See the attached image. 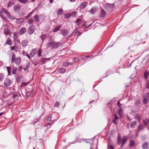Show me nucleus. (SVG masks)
I'll use <instances>...</instances> for the list:
<instances>
[{
    "mask_svg": "<svg viewBox=\"0 0 149 149\" xmlns=\"http://www.w3.org/2000/svg\"><path fill=\"white\" fill-rule=\"evenodd\" d=\"M14 10L16 12H17L20 9V6L19 5H17L14 6Z\"/></svg>",
    "mask_w": 149,
    "mask_h": 149,
    "instance_id": "obj_14",
    "label": "nucleus"
},
{
    "mask_svg": "<svg viewBox=\"0 0 149 149\" xmlns=\"http://www.w3.org/2000/svg\"><path fill=\"white\" fill-rule=\"evenodd\" d=\"M17 69L15 67H13L12 69V73L13 74H15L16 73Z\"/></svg>",
    "mask_w": 149,
    "mask_h": 149,
    "instance_id": "obj_39",
    "label": "nucleus"
},
{
    "mask_svg": "<svg viewBox=\"0 0 149 149\" xmlns=\"http://www.w3.org/2000/svg\"><path fill=\"white\" fill-rule=\"evenodd\" d=\"M33 13V11H32L26 17V18L27 19L31 15H32Z\"/></svg>",
    "mask_w": 149,
    "mask_h": 149,
    "instance_id": "obj_49",
    "label": "nucleus"
},
{
    "mask_svg": "<svg viewBox=\"0 0 149 149\" xmlns=\"http://www.w3.org/2000/svg\"><path fill=\"white\" fill-rule=\"evenodd\" d=\"M35 30V26L34 25H31L28 27L27 32L29 34L31 35L34 32Z\"/></svg>",
    "mask_w": 149,
    "mask_h": 149,
    "instance_id": "obj_3",
    "label": "nucleus"
},
{
    "mask_svg": "<svg viewBox=\"0 0 149 149\" xmlns=\"http://www.w3.org/2000/svg\"><path fill=\"white\" fill-rule=\"evenodd\" d=\"M54 42V40H53L52 38H50L49 40L47 43V46H48V47H50L52 45Z\"/></svg>",
    "mask_w": 149,
    "mask_h": 149,
    "instance_id": "obj_9",
    "label": "nucleus"
},
{
    "mask_svg": "<svg viewBox=\"0 0 149 149\" xmlns=\"http://www.w3.org/2000/svg\"><path fill=\"white\" fill-rule=\"evenodd\" d=\"M68 63H69V65H71L72 64V63L68 62Z\"/></svg>",
    "mask_w": 149,
    "mask_h": 149,
    "instance_id": "obj_64",
    "label": "nucleus"
},
{
    "mask_svg": "<svg viewBox=\"0 0 149 149\" xmlns=\"http://www.w3.org/2000/svg\"><path fill=\"white\" fill-rule=\"evenodd\" d=\"M14 4V3L13 2L9 1L8 4V7H10Z\"/></svg>",
    "mask_w": 149,
    "mask_h": 149,
    "instance_id": "obj_45",
    "label": "nucleus"
},
{
    "mask_svg": "<svg viewBox=\"0 0 149 149\" xmlns=\"http://www.w3.org/2000/svg\"><path fill=\"white\" fill-rule=\"evenodd\" d=\"M4 77V75L3 73H0V81H2Z\"/></svg>",
    "mask_w": 149,
    "mask_h": 149,
    "instance_id": "obj_31",
    "label": "nucleus"
},
{
    "mask_svg": "<svg viewBox=\"0 0 149 149\" xmlns=\"http://www.w3.org/2000/svg\"><path fill=\"white\" fill-rule=\"evenodd\" d=\"M47 58H42L41 59V60H42V61L44 63H45V60H47Z\"/></svg>",
    "mask_w": 149,
    "mask_h": 149,
    "instance_id": "obj_58",
    "label": "nucleus"
},
{
    "mask_svg": "<svg viewBox=\"0 0 149 149\" xmlns=\"http://www.w3.org/2000/svg\"><path fill=\"white\" fill-rule=\"evenodd\" d=\"M149 75V72L147 71H146L144 72V78L145 80H146Z\"/></svg>",
    "mask_w": 149,
    "mask_h": 149,
    "instance_id": "obj_20",
    "label": "nucleus"
},
{
    "mask_svg": "<svg viewBox=\"0 0 149 149\" xmlns=\"http://www.w3.org/2000/svg\"><path fill=\"white\" fill-rule=\"evenodd\" d=\"M144 124L146 125H148L149 123V119L146 118L143 121Z\"/></svg>",
    "mask_w": 149,
    "mask_h": 149,
    "instance_id": "obj_23",
    "label": "nucleus"
},
{
    "mask_svg": "<svg viewBox=\"0 0 149 149\" xmlns=\"http://www.w3.org/2000/svg\"><path fill=\"white\" fill-rule=\"evenodd\" d=\"M33 90H32L30 92H28L26 93V95L28 97H30L31 96V95L33 93Z\"/></svg>",
    "mask_w": 149,
    "mask_h": 149,
    "instance_id": "obj_44",
    "label": "nucleus"
},
{
    "mask_svg": "<svg viewBox=\"0 0 149 149\" xmlns=\"http://www.w3.org/2000/svg\"><path fill=\"white\" fill-rule=\"evenodd\" d=\"M25 55L26 56H27V57L29 59L30 58V57L28 54H26Z\"/></svg>",
    "mask_w": 149,
    "mask_h": 149,
    "instance_id": "obj_59",
    "label": "nucleus"
},
{
    "mask_svg": "<svg viewBox=\"0 0 149 149\" xmlns=\"http://www.w3.org/2000/svg\"><path fill=\"white\" fill-rule=\"evenodd\" d=\"M107 149H114L113 147L112 146H108Z\"/></svg>",
    "mask_w": 149,
    "mask_h": 149,
    "instance_id": "obj_55",
    "label": "nucleus"
},
{
    "mask_svg": "<svg viewBox=\"0 0 149 149\" xmlns=\"http://www.w3.org/2000/svg\"><path fill=\"white\" fill-rule=\"evenodd\" d=\"M77 24L78 26H79L82 24V22L80 19H77L76 21Z\"/></svg>",
    "mask_w": 149,
    "mask_h": 149,
    "instance_id": "obj_30",
    "label": "nucleus"
},
{
    "mask_svg": "<svg viewBox=\"0 0 149 149\" xmlns=\"http://www.w3.org/2000/svg\"><path fill=\"white\" fill-rule=\"evenodd\" d=\"M110 5H111V6H109V7L110 8H113L114 6L113 5V4H110Z\"/></svg>",
    "mask_w": 149,
    "mask_h": 149,
    "instance_id": "obj_60",
    "label": "nucleus"
},
{
    "mask_svg": "<svg viewBox=\"0 0 149 149\" xmlns=\"http://www.w3.org/2000/svg\"><path fill=\"white\" fill-rule=\"evenodd\" d=\"M52 118V115H50L48 117L47 119V121L48 122H49L51 120V119Z\"/></svg>",
    "mask_w": 149,
    "mask_h": 149,
    "instance_id": "obj_50",
    "label": "nucleus"
},
{
    "mask_svg": "<svg viewBox=\"0 0 149 149\" xmlns=\"http://www.w3.org/2000/svg\"><path fill=\"white\" fill-rule=\"evenodd\" d=\"M18 96V95L17 94H14L13 95V98H15L16 97H17V96Z\"/></svg>",
    "mask_w": 149,
    "mask_h": 149,
    "instance_id": "obj_56",
    "label": "nucleus"
},
{
    "mask_svg": "<svg viewBox=\"0 0 149 149\" xmlns=\"http://www.w3.org/2000/svg\"><path fill=\"white\" fill-rule=\"evenodd\" d=\"M135 118L136 119L138 120L139 122L140 121L141 118L140 116L138 114H136L135 116Z\"/></svg>",
    "mask_w": 149,
    "mask_h": 149,
    "instance_id": "obj_38",
    "label": "nucleus"
},
{
    "mask_svg": "<svg viewBox=\"0 0 149 149\" xmlns=\"http://www.w3.org/2000/svg\"><path fill=\"white\" fill-rule=\"evenodd\" d=\"M61 42H57L54 44L52 47V48L53 49L57 48L61 46L62 45Z\"/></svg>",
    "mask_w": 149,
    "mask_h": 149,
    "instance_id": "obj_12",
    "label": "nucleus"
},
{
    "mask_svg": "<svg viewBox=\"0 0 149 149\" xmlns=\"http://www.w3.org/2000/svg\"><path fill=\"white\" fill-rule=\"evenodd\" d=\"M122 104H121L120 103V101H119L117 103V106L118 107L120 108V109H119L118 110V112L119 113L120 111H121L122 110L121 109V106H122Z\"/></svg>",
    "mask_w": 149,
    "mask_h": 149,
    "instance_id": "obj_34",
    "label": "nucleus"
},
{
    "mask_svg": "<svg viewBox=\"0 0 149 149\" xmlns=\"http://www.w3.org/2000/svg\"><path fill=\"white\" fill-rule=\"evenodd\" d=\"M6 44L8 45H12V41L9 38H8L5 44L4 45H6Z\"/></svg>",
    "mask_w": 149,
    "mask_h": 149,
    "instance_id": "obj_19",
    "label": "nucleus"
},
{
    "mask_svg": "<svg viewBox=\"0 0 149 149\" xmlns=\"http://www.w3.org/2000/svg\"><path fill=\"white\" fill-rule=\"evenodd\" d=\"M27 83H26L23 82L22 83L21 86L22 87L26 86L27 85Z\"/></svg>",
    "mask_w": 149,
    "mask_h": 149,
    "instance_id": "obj_54",
    "label": "nucleus"
},
{
    "mask_svg": "<svg viewBox=\"0 0 149 149\" xmlns=\"http://www.w3.org/2000/svg\"><path fill=\"white\" fill-rule=\"evenodd\" d=\"M11 50H14L16 52H17L19 51V48L17 47L15 45L13 47H10Z\"/></svg>",
    "mask_w": 149,
    "mask_h": 149,
    "instance_id": "obj_17",
    "label": "nucleus"
},
{
    "mask_svg": "<svg viewBox=\"0 0 149 149\" xmlns=\"http://www.w3.org/2000/svg\"><path fill=\"white\" fill-rule=\"evenodd\" d=\"M114 118L113 120V122L116 125L117 123L116 122L117 120L119 118L116 115L114 114Z\"/></svg>",
    "mask_w": 149,
    "mask_h": 149,
    "instance_id": "obj_24",
    "label": "nucleus"
},
{
    "mask_svg": "<svg viewBox=\"0 0 149 149\" xmlns=\"http://www.w3.org/2000/svg\"><path fill=\"white\" fill-rule=\"evenodd\" d=\"M63 65L66 66L69 65V63L68 62H65L63 63Z\"/></svg>",
    "mask_w": 149,
    "mask_h": 149,
    "instance_id": "obj_52",
    "label": "nucleus"
},
{
    "mask_svg": "<svg viewBox=\"0 0 149 149\" xmlns=\"http://www.w3.org/2000/svg\"><path fill=\"white\" fill-rule=\"evenodd\" d=\"M61 27V26H58L56 27L54 30V32H56L60 30Z\"/></svg>",
    "mask_w": 149,
    "mask_h": 149,
    "instance_id": "obj_36",
    "label": "nucleus"
},
{
    "mask_svg": "<svg viewBox=\"0 0 149 149\" xmlns=\"http://www.w3.org/2000/svg\"><path fill=\"white\" fill-rule=\"evenodd\" d=\"M26 29L25 27H22L21 28L19 31V34L20 35H22L26 32Z\"/></svg>",
    "mask_w": 149,
    "mask_h": 149,
    "instance_id": "obj_10",
    "label": "nucleus"
},
{
    "mask_svg": "<svg viewBox=\"0 0 149 149\" xmlns=\"http://www.w3.org/2000/svg\"><path fill=\"white\" fill-rule=\"evenodd\" d=\"M74 61L75 62H77L79 61V59L77 58H74Z\"/></svg>",
    "mask_w": 149,
    "mask_h": 149,
    "instance_id": "obj_57",
    "label": "nucleus"
},
{
    "mask_svg": "<svg viewBox=\"0 0 149 149\" xmlns=\"http://www.w3.org/2000/svg\"><path fill=\"white\" fill-rule=\"evenodd\" d=\"M61 33L64 36H66L68 34V31L65 29L61 30Z\"/></svg>",
    "mask_w": 149,
    "mask_h": 149,
    "instance_id": "obj_16",
    "label": "nucleus"
},
{
    "mask_svg": "<svg viewBox=\"0 0 149 149\" xmlns=\"http://www.w3.org/2000/svg\"><path fill=\"white\" fill-rule=\"evenodd\" d=\"M127 119H128V120H129L130 121L131 120V119H130L129 117H127Z\"/></svg>",
    "mask_w": 149,
    "mask_h": 149,
    "instance_id": "obj_61",
    "label": "nucleus"
},
{
    "mask_svg": "<svg viewBox=\"0 0 149 149\" xmlns=\"http://www.w3.org/2000/svg\"><path fill=\"white\" fill-rule=\"evenodd\" d=\"M10 30L8 28H5L3 30V33L6 35L9 34L10 33Z\"/></svg>",
    "mask_w": 149,
    "mask_h": 149,
    "instance_id": "obj_15",
    "label": "nucleus"
},
{
    "mask_svg": "<svg viewBox=\"0 0 149 149\" xmlns=\"http://www.w3.org/2000/svg\"><path fill=\"white\" fill-rule=\"evenodd\" d=\"M21 61V57L19 56L16 57L15 54L14 53H13L12 56V63H15L17 66H19L20 64Z\"/></svg>",
    "mask_w": 149,
    "mask_h": 149,
    "instance_id": "obj_1",
    "label": "nucleus"
},
{
    "mask_svg": "<svg viewBox=\"0 0 149 149\" xmlns=\"http://www.w3.org/2000/svg\"><path fill=\"white\" fill-rule=\"evenodd\" d=\"M4 112H2L0 113V117L2 116L3 114H4Z\"/></svg>",
    "mask_w": 149,
    "mask_h": 149,
    "instance_id": "obj_62",
    "label": "nucleus"
},
{
    "mask_svg": "<svg viewBox=\"0 0 149 149\" xmlns=\"http://www.w3.org/2000/svg\"><path fill=\"white\" fill-rule=\"evenodd\" d=\"M71 16V15L69 13H65L64 14V17L66 19L69 18Z\"/></svg>",
    "mask_w": 149,
    "mask_h": 149,
    "instance_id": "obj_28",
    "label": "nucleus"
},
{
    "mask_svg": "<svg viewBox=\"0 0 149 149\" xmlns=\"http://www.w3.org/2000/svg\"><path fill=\"white\" fill-rule=\"evenodd\" d=\"M76 0H69L71 2H74Z\"/></svg>",
    "mask_w": 149,
    "mask_h": 149,
    "instance_id": "obj_63",
    "label": "nucleus"
},
{
    "mask_svg": "<svg viewBox=\"0 0 149 149\" xmlns=\"http://www.w3.org/2000/svg\"><path fill=\"white\" fill-rule=\"evenodd\" d=\"M81 33L79 31L75 33L76 35L77 36H80L81 35Z\"/></svg>",
    "mask_w": 149,
    "mask_h": 149,
    "instance_id": "obj_51",
    "label": "nucleus"
},
{
    "mask_svg": "<svg viewBox=\"0 0 149 149\" xmlns=\"http://www.w3.org/2000/svg\"><path fill=\"white\" fill-rule=\"evenodd\" d=\"M18 1L21 3H27V0H18Z\"/></svg>",
    "mask_w": 149,
    "mask_h": 149,
    "instance_id": "obj_46",
    "label": "nucleus"
},
{
    "mask_svg": "<svg viewBox=\"0 0 149 149\" xmlns=\"http://www.w3.org/2000/svg\"><path fill=\"white\" fill-rule=\"evenodd\" d=\"M38 51V49L35 48L32 49L30 52V54L31 57H33L36 54Z\"/></svg>",
    "mask_w": 149,
    "mask_h": 149,
    "instance_id": "obj_8",
    "label": "nucleus"
},
{
    "mask_svg": "<svg viewBox=\"0 0 149 149\" xmlns=\"http://www.w3.org/2000/svg\"><path fill=\"white\" fill-rule=\"evenodd\" d=\"M16 22L18 24H20L23 22V20L22 18H20L19 19H17Z\"/></svg>",
    "mask_w": 149,
    "mask_h": 149,
    "instance_id": "obj_27",
    "label": "nucleus"
},
{
    "mask_svg": "<svg viewBox=\"0 0 149 149\" xmlns=\"http://www.w3.org/2000/svg\"><path fill=\"white\" fill-rule=\"evenodd\" d=\"M29 63H28L27 64H26L23 68V69L24 70L26 71L29 68Z\"/></svg>",
    "mask_w": 149,
    "mask_h": 149,
    "instance_id": "obj_32",
    "label": "nucleus"
},
{
    "mask_svg": "<svg viewBox=\"0 0 149 149\" xmlns=\"http://www.w3.org/2000/svg\"><path fill=\"white\" fill-rule=\"evenodd\" d=\"M98 8L97 7H92L88 12L91 14H93L96 13L98 11Z\"/></svg>",
    "mask_w": 149,
    "mask_h": 149,
    "instance_id": "obj_5",
    "label": "nucleus"
},
{
    "mask_svg": "<svg viewBox=\"0 0 149 149\" xmlns=\"http://www.w3.org/2000/svg\"><path fill=\"white\" fill-rule=\"evenodd\" d=\"M7 69V71L8 73V75H10L11 73V68L10 67H6Z\"/></svg>",
    "mask_w": 149,
    "mask_h": 149,
    "instance_id": "obj_43",
    "label": "nucleus"
},
{
    "mask_svg": "<svg viewBox=\"0 0 149 149\" xmlns=\"http://www.w3.org/2000/svg\"><path fill=\"white\" fill-rule=\"evenodd\" d=\"M40 37L42 40L44 41L47 38V36L43 34Z\"/></svg>",
    "mask_w": 149,
    "mask_h": 149,
    "instance_id": "obj_35",
    "label": "nucleus"
},
{
    "mask_svg": "<svg viewBox=\"0 0 149 149\" xmlns=\"http://www.w3.org/2000/svg\"><path fill=\"white\" fill-rule=\"evenodd\" d=\"M146 87L148 89H149V79H148L146 83Z\"/></svg>",
    "mask_w": 149,
    "mask_h": 149,
    "instance_id": "obj_41",
    "label": "nucleus"
},
{
    "mask_svg": "<svg viewBox=\"0 0 149 149\" xmlns=\"http://www.w3.org/2000/svg\"><path fill=\"white\" fill-rule=\"evenodd\" d=\"M134 144L135 143L134 141L132 140L130 141L129 145L130 147H132L134 146Z\"/></svg>",
    "mask_w": 149,
    "mask_h": 149,
    "instance_id": "obj_40",
    "label": "nucleus"
},
{
    "mask_svg": "<svg viewBox=\"0 0 149 149\" xmlns=\"http://www.w3.org/2000/svg\"><path fill=\"white\" fill-rule=\"evenodd\" d=\"M8 17L9 19L11 20H14L16 19L13 16L11 15H10V13L7 16Z\"/></svg>",
    "mask_w": 149,
    "mask_h": 149,
    "instance_id": "obj_37",
    "label": "nucleus"
},
{
    "mask_svg": "<svg viewBox=\"0 0 149 149\" xmlns=\"http://www.w3.org/2000/svg\"><path fill=\"white\" fill-rule=\"evenodd\" d=\"M34 19L35 21L37 22H38L39 21V18L38 15H36L34 17Z\"/></svg>",
    "mask_w": 149,
    "mask_h": 149,
    "instance_id": "obj_26",
    "label": "nucleus"
},
{
    "mask_svg": "<svg viewBox=\"0 0 149 149\" xmlns=\"http://www.w3.org/2000/svg\"><path fill=\"white\" fill-rule=\"evenodd\" d=\"M63 11L61 8H60L58 9L57 11V15H61L63 14Z\"/></svg>",
    "mask_w": 149,
    "mask_h": 149,
    "instance_id": "obj_22",
    "label": "nucleus"
},
{
    "mask_svg": "<svg viewBox=\"0 0 149 149\" xmlns=\"http://www.w3.org/2000/svg\"><path fill=\"white\" fill-rule=\"evenodd\" d=\"M59 105V102L58 101L56 102L55 103L54 107H58Z\"/></svg>",
    "mask_w": 149,
    "mask_h": 149,
    "instance_id": "obj_53",
    "label": "nucleus"
},
{
    "mask_svg": "<svg viewBox=\"0 0 149 149\" xmlns=\"http://www.w3.org/2000/svg\"><path fill=\"white\" fill-rule=\"evenodd\" d=\"M143 149H148V142L144 143L142 146Z\"/></svg>",
    "mask_w": 149,
    "mask_h": 149,
    "instance_id": "obj_13",
    "label": "nucleus"
},
{
    "mask_svg": "<svg viewBox=\"0 0 149 149\" xmlns=\"http://www.w3.org/2000/svg\"><path fill=\"white\" fill-rule=\"evenodd\" d=\"M88 4V2L86 1L81 2L79 8L81 9H84L86 7Z\"/></svg>",
    "mask_w": 149,
    "mask_h": 149,
    "instance_id": "obj_7",
    "label": "nucleus"
},
{
    "mask_svg": "<svg viewBox=\"0 0 149 149\" xmlns=\"http://www.w3.org/2000/svg\"><path fill=\"white\" fill-rule=\"evenodd\" d=\"M21 45L23 47H25L27 45V40H24L21 42Z\"/></svg>",
    "mask_w": 149,
    "mask_h": 149,
    "instance_id": "obj_21",
    "label": "nucleus"
},
{
    "mask_svg": "<svg viewBox=\"0 0 149 149\" xmlns=\"http://www.w3.org/2000/svg\"><path fill=\"white\" fill-rule=\"evenodd\" d=\"M136 124V121H134L132 122L130 125V127L131 128H134Z\"/></svg>",
    "mask_w": 149,
    "mask_h": 149,
    "instance_id": "obj_25",
    "label": "nucleus"
},
{
    "mask_svg": "<svg viewBox=\"0 0 149 149\" xmlns=\"http://www.w3.org/2000/svg\"><path fill=\"white\" fill-rule=\"evenodd\" d=\"M13 36L14 40H15L17 38V33L16 32H14L13 33Z\"/></svg>",
    "mask_w": 149,
    "mask_h": 149,
    "instance_id": "obj_47",
    "label": "nucleus"
},
{
    "mask_svg": "<svg viewBox=\"0 0 149 149\" xmlns=\"http://www.w3.org/2000/svg\"><path fill=\"white\" fill-rule=\"evenodd\" d=\"M11 83V81L9 78H6L4 81L3 85L5 87H8L10 86Z\"/></svg>",
    "mask_w": 149,
    "mask_h": 149,
    "instance_id": "obj_4",
    "label": "nucleus"
},
{
    "mask_svg": "<svg viewBox=\"0 0 149 149\" xmlns=\"http://www.w3.org/2000/svg\"><path fill=\"white\" fill-rule=\"evenodd\" d=\"M28 23L29 24H33L34 23L33 20V19H31L29 20Z\"/></svg>",
    "mask_w": 149,
    "mask_h": 149,
    "instance_id": "obj_42",
    "label": "nucleus"
},
{
    "mask_svg": "<svg viewBox=\"0 0 149 149\" xmlns=\"http://www.w3.org/2000/svg\"><path fill=\"white\" fill-rule=\"evenodd\" d=\"M120 134H118V141L117 143L119 144L121 143V148H122L123 146L126 143V141L127 140V136H123V138L122 139H120Z\"/></svg>",
    "mask_w": 149,
    "mask_h": 149,
    "instance_id": "obj_2",
    "label": "nucleus"
},
{
    "mask_svg": "<svg viewBox=\"0 0 149 149\" xmlns=\"http://www.w3.org/2000/svg\"><path fill=\"white\" fill-rule=\"evenodd\" d=\"M58 71L60 73H63L65 72L66 70L64 68H59L58 70Z\"/></svg>",
    "mask_w": 149,
    "mask_h": 149,
    "instance_id": "obj_29",
    "label": "nucleus"
},
{
    "mask_svg": "<svg viewBox=\"0 0 149 149\" xmlns=\"http://www.w3.org/2000/svg\"><path fill=\"white\" fill-rule=\"evenodd\" d=\"M144 126H143V125L141 124L139 125L138 126L137 131L139 132L141 130H143L144 129Z\"/></svg>",
    "mask_w": 149,
    "mask_h": 149,
    "instance_id": "obj_18",
    "label": "nucleus"
},
{
    "mask_svg": "<svg viewBox=\"0 0 149 149\" xmlns=\"http://www.w3.org/2000/svg\"><path fill=\"white\" fill-rule=\"evenodd\" d=\"M2 11L4 12L5 13L7 14V16L10 13L6 9L2 8Z\"/></svg>",
    "mask_w": 149,
    "mask_h": 149,
    "instance_id": "obj_33",
    "label": "nucleus"
},
{
    "mask_svg": "<svg viewBox=\"0 0 149 149\" xmlns=\"http://www.w3.org/2000/svg\"><path fill=\"white\" fill-rule=\"evenodd\" d=\"M42 51L41 49H39L38 52V56H41L42 53Z\"/></svg>",
    "mask_w": 149,
    "mask_h": 149,
    "instance_id": "obj_48",
    "label": "nucleus"
},
{
    "mask_svg": "<svg viewBox=\"0 0 149 149\" xmlns=\"http://www.w3.org/2000/svg\"><path fill=\"white\" fill-rule=\"evenodd\" d=\"M106 15V12L103 8L102 9L100 14L99 16L100 17H105Z\"/></svg>",
    "mask_w": 149,
    "mask_h": 149,
    "instance_id": "obj_11",
    "label": "nucleus"
},
{
    "mask_svg": "<svg viewBox=\"0 0 149 149\" xmlns=\"http://www.w3.org/2000/svg\"><path fill=\"white\" fill-rule=\"evenodd\" d=\"M149 100V93H147L143 96V101L144 104H146Z\"/></svg>",
    "mask_w": 149,
    "mask_h": 149,
    "instance_id": "obj_6",
    "label": "nucleus"
}]
</instances>
